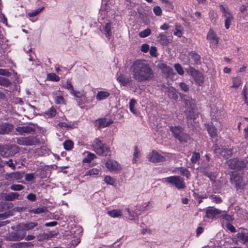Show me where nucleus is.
<instances>
[{
  "instance_id": "35",
  "label": "nucleus",
  "mask_w": 248,
  "mask_h": 248,
  "mask_svg": "<svg viewBox=\"0 0 248 248\" xmlns=\"http://www.w3.org/2000/svg\"><path fill=\"white\" fill-rule=\"evenodd\" d=\"M176 169L179 171L180 174L181 175L185 176L187 179L189 178L190 172L186 168L184 167H179Z\"/></svg>"
},
{
  "instance_id": "52",
  "label": "nucleus",
  "mask_w": 248,
  "mask_h": 248,
  "mask_svg": "<svg viewBox=\"0 0 248 248\" xmlns=\"http://www.w3.org/2000/svg\"><path fill=\"white\" fill-rule=\"evenodd\" d=\"M44 7L39 8L35 10L34 11L29 13L28 15L30 17H34L37 16L39 13H40L44 9Z\"/></svg>"
},
{
  "instance_id": "15",
  "label": "nucleus",
  "mask_w": 248,
  "mask_h": 248,
  "mask_svg": "<svg viewBox=\"0 0 248 248\" xmlns=\"http://www.w3.org/2000/svg\"><path fill=\"white\" fill-rule=\"evenodd\" d=\"M214 151L217 156L219 158H221L222 157H224V158H229L228 153L227 152V148L225 147H220L218 145H216L214 147Z\"/></svg>"
},
{
  "instance_id": "11",
  "label": "nucleus",
  "mask_w": 248,
  "mask_h": 248,
  "mask_svg": "<svg viewBox=\"0 0 248 248\" xmlns=\"http://www.w3.org/2000/svg\"><path fill=\"white\" fill-rule=\"evenodd\" d=\"M216 120H217L216 118H213L212 120V121H211V124H205V125L206 126V128L208 131V133L209 136L212 138L216 137L217 134V129L215 126H216L219 127L218 124L215 123V122H217Z\"/></svg>"
},
{
  "instance_id": "61",
  "label": "nucleus",
  "mask_w": 248,
  "mask_h": 248,
  "mask_svg": "<svg viewBox=\"0 0 248 248\" xmlns=\"http://www.w3.org/2000/svg\"><path fill=\"white\" fill-rule=\"evenodd\" d=\"M34 175L33 173H27L25 175V179L27 181H32L34 179Z\"/></svg>"
},
{
  "instance_id": "24",
  "label": "nucleus",
  "mask_w": 248,
  "mask_h": 248,
  "mask_svg": "<svg viewBox=\"0 0 248 248\" xmlns=\"http://www.w3.org/2000/svg\"><path fill=\"white\" fill-rule=\"evenodd\" d=\"M186 115L187 118L196 119L198 116V114L195 110V108H189L186 110Z\"/></svg>"
},
{
  "instance_id": "40",
  "label": "nucleus",
  "mask_w": 248,
  "mask_h": 248,
  "mask_svg": "<svg viewBox=\"0 0 248 248\" xmlns=\"http://www.w3.org/2000/svg\"><path fill=\"white\" fill-rule=\"evenodd\" d=\"M233 84L231 87L238 88L242 84V80L240 77H237L232 78Z\"/></svg>"
},
{
  "instance_id": "59",
  "label": "nucleus",
  "mask_w": 248,
  "mask_h": 248,
  "mask_svg": "<svg viewBox=\"0 0 248 248\" xmlns=\"http://www.w3.org/2000/svg\"><path fill=\"white\" fill-rule=\"evenodd\" d=\"M20 248H28L33 246L31 242H19Z\"/></svg>"
},
{
  "instance_id": "39",
  "label": "nucleus",
  "mask_w": 248,
  "mask_h": 248,
  "mask_svg": "<svg viewBox=\"0 0 248 248\" xmlns=\"http://www.w3.org/2000/svg\"><path fill=\"white\" fill-rule=\"evenodd\" d=\"M56 110L53 107L49 108L46 112V117L47 118H52L56 115Z\"/></svg>"
},
{
  "instance_id": "47",
  "label": "nucleus",
  "mask_w": 248,
  "mask_h": 248,
  "mask_svg": "<svg viewBox=\"0 0 248 248\" xmlns=\"http://www.w3.org/2000/svg\"><path fill=\"white\" fill-rule=\"evenodd\" d=\"M174 67L178 74L180 75H183L184 74V69L181 66V65L179 63H175L174 65Z\"/></svg>"
},
{
  "instance_id": "37",
  "label": "nucleus",
  "mask_w": 248,
  "mask_h": 248,
  "mask_svg": "<svg viewBox=\"0 0 248 248\" xmlns=\"http://www.w3.org/2000/svg\"><path fill=\"white\" fill-rule=\"evenodd\" d=\"M24 172L17 171L14 173H11L9 174L10 177L16 180H19L23 177Z\"/></svg>"
},
{
  "instance_id": "36",
  "label": "nucleus",
  "mask_w": 248,
  "mask_h": 248,
  "mask_svg": "<svg viewBox=\"0 0 248 248\" xmlns=\"http://www.w3.org/2000/svg\"><path fill=\"white\" fill-rule=\"evenodd\" d=\"M47 210L46 207L45 206L39 207L37 208L32 209L30 210V213L35 214H40L41 213H45Z\"/></svg>"
},
{
  "instance_id": "44",
  "label": "nucleus",
  "mask_w": 248,
  "mask_h": 248,
  "mask_svg": "<svg viewBox=\"0 0 248 248\" xmlns=\"http://www.w3.org/2000/svg\"><path fill=\"white\" fill-rule=\"evenodd\" d=\"M225 17L226 18L225 20V27L227 29H228L230 28L231 22L233 19V16H228Z\"/></svg>"
},
{
  "instance_id": "28",
  "label": "nucleus",
  "mask_w": 248,
  "mask_h": 248,
  "mask_svg": "<svg viewBox=\"0 0 248 248\" xmlns=\"http://www.w3.org/2000/svg\"><path fill=\"white\" fill-rule=\"evenodd\" d=\"M157 38L158 42L162 45H167L170 42L167 36L164 33H159Z\"/></svg>"
},
{
  "instance_id": "63",
  "label": "nucleus",
  "mask_w": 248,
  "mask_h": 248,
  "mask_svg": "<svg viewBox=\"0 0 248 248\" xmlns=\"http://www.w3.org/2000/svg\"><path fill=\"white\" fill-rule=\"evenodd\" d=\"M105 182L109 185H113L114 183V179L110 176H106L104 178Z\"/></svg>"
},
{
  "instance_id": "25",
  "label": "nucleus",
  "mask_w": 248,
  "mask_h": 248,
  "mask_svg": "<svg viewBox=\"0 0 248 248\" xmlns=\"http://www.w3.org/2000/svg\"><path fill=\"white\" fill-rule=\"evenodd\" d=\"M117 80L123 86L127 85L132 81L131 78L126 77L122 74H121L119 77H117Z\"/></svg>"
},
{
  "instance_id": "23",
  "label": "nucleus",
  "mask_w": 248,
  "mask_h": 248,
  "mask_svg": "<svg viewBox=\"0 0 248 248\" xmlns=\"http://www.w3.org/2000/svg\"><path fill=\"white\" fill-rule=\"evenodd\" d=\"M166 93L167 94L169 97L174 100H177L178 98V95L175 88L172 87H169L167 88Z\"/></svg>"
},
{
  "instance_id": "12",
  "label": "nucleus",
  "mask_w": 248,
  "mask_h": 248,
  "mask_svg": "<svg viewBox=\"0 0 248 248\" xmlns=\"http://www.w3.org/2000/svg\"><path fill=\"white\" fill-rule=\"evenodd\" d=\"M106 166L110 172H115L121 170V166L116 161L109 159L106 163Z\"/></svg>"
},
{
  "instance_id": "2",
  "label": "nucleus",
  "mask_w": 248,
  "mask_h": 248,
  "mask_svg": "<svg viewBox=\"0 0 248 248\" xmlns=\"http://www.w3.org/2000/svg\"><path fill=\"white\" fill-rule=\"evenodd\" d=\"M170 130L175 139L181 144L187 142L191 139L190 136L186 132L184 128L180 125L171 126Z\"/></svg>"
},
{
  "instance_id": "55",
  "label": "nucleus",
  "mask_w": 248,
  "mask_h": 248,
  "mask_svg": "<svg viewBox=\"0 0 248 248\" xmlns=\"http://www.w3.org/2000/svg\"><path fill=\"white\" fill-rule=\"evenodd\" d=\"M10 83L9 80L5 78L0 77V85L7 86Z\"/></svg>"
},
{
  "instance_id": "58",
  "label": "nucleus",
  "mask_w": 248,
  "mask_h": 248,
  "mask_svg": "<svg viewBox=\"0 0 248 248\" xmlns=\"http://www.w3.org/2000/svg\"><path fill=\"white\" fill-rule=\"evenodd\" d=\"M203 174L204 176L208 177L211 181L214 180L215 178L214 173L212 172H208L207 171L205 170L203 171Z\"/></svg>"
},
{
  "instance_id": "50",
  "label": "nucleus",
  "mask_w": 248,
  "mask_h": 248,
  "mask_svg": "<svg viewBox=\"0 0 248 248\" xmlns=\"http://www.w3.org/2000/svg\"><path fill=\"white\" fill-rule=\"evenodd\" d=\"M227 152L228 153V155L229 157L231 156H232L233 154H235L237 152L238 147L237 146H233L232 148H229V149L227 148Z\"/></svg>"
},
{
  "instance_id": "9",
  "label": "nucleus",
  "mask_w": 248,
  "mask_h": 248,
  "mask_svg": "<svg viewBox=\"0 0 248 248\" xmlns=\"http://www.w3.org/2000/svg\"><path fill=\"white\" fill-rule=\"evenodd\" d=\"M26 233L21 230L12 232L7 234L6 240L9 241H17L22 240L26 236Z\"/></svg>"
},
{
  "instance_id": "7",
  "label": "nucleus",
  "mask_w": 248,
  "mask_h": 248,
  "mask_svg": "<svg viewBox=\"0 0 248 248\" xmlns=\"http://www.w3.org/2000/svg\"><path fill=\"white\" fill-rule=\"evenodd\" d=\"M227 163L230 169L241 170L245 168L248 167V156L243 159L234 158L230 159Z\"/></svg>"
},
{
  "instance_id": "51",
  "label": "nucleus",
  "mask_w": 248,
  "mask_h": 248,
  "mask_svg": "<svg viewBox=\"0 0 248 248\" xmlns=\"http://www.w3.org/2000/svg\"><path fill=\"white\" fill-rule=\"evenodd\" d=\"M10 188L14 191H20L24 189V186L19 184H13L10 186Z\"/></svg>"
},
{
  "instance_id": "8",
  "label": "nucleus",
  "mask_w": 248,
  "mask_h": 248,
  "mask_svg": "<svg viewBox=\"0 0 248 248\" xmlns=\"http://www.w3.org/2000/svg\"><path fill=\"white\" fill-rule=\"evenodd\" d=\"M171 156L169 153H164V155L159 154L157 151L153 150L148 155V158L150 161L153 163L162 162L166 161Z\"/></svg>"
},
{
  "instance_id": "5",
  "label": "nucleus",
  "mask_w": 248,
  "mask_h": 248,
  "mask_svg": "<svg viewBox=\"0 0 248 248\" xmlns=\"http://www.w3.org/2000/svg\"><path fill=\"white\" fill-rule=\"evenodd\" d=\"M14 142L20 145L33 146L39 144L40 143V140L37 138V136L31 135L28 137L16 138L14 140Z\"/></svg>"
},
{
  "instance_id": "27",
  "label": "nucleus",
  "mask_w": 248,
  "mask_h": 248,
  "mask_svg": "<svg viewBox=\"0 0 248 248\" xmlns=\"http://www.w3.org/2000/svg\"><path fill=\"white\" fill-rule=\"evenodd\" d=\"M188 55L194 62L193 64H201V56L197 53H196L195 51H192L189 53Z\"/></svg>"
},
{
  "instance_id": "4",
  "label": "nucleus",
  "mask_w": 248,
  "mask_h": 248,
  "mask_svg": "<svg viewBox=\"0 0 248 248\" xmlns=\"http://www.w3.org/2000/svg\"><path fill=\"white\" fill-rule=\"evenodd\" d=\"M230 182L232 185H234L238 193L241 195L246 186L247 184L242 177L237 173H232L231 176Z\"/></svg>"
},
{
  "instance_id": "46",
  "label": "nucleus",
  "mask_w": 248,
  "mask_h": 248,
  "mask_svg": "<svg viewBox=\"0 0 248 248\" xmlns=\"http://www.w3.org/2000/svg\"><path fill=\"white\" fill-rule=\"evenodd\" d=\"M200 155L199 153L194 152L193 153L191 158V161L192 163H196L200 159Z\"/></svg>"
},
{
  "instance_id": "31",
  "label": "nucleus",
  "mask_w": 248,
  "mask_h": 248,
  "mask_svg": "<svg viewBox=\"0 0 248 248\" xmlns=\"http://www.w3.org/2000/svg\"><path fill=\"white\" fill-rule=\"evenodd\" d=\"M103 29L105 31V35L106 37L108 38V39H109L112 34L111 23L110 22L106 23Z\"/></svg>"
},
{
  "instance_id": "22",
  "label": "nucleus",
  "mask_w": 248,
  "mask_h": 248,
  "mask_svg": "<svg viewBox=\"0 0 248 248\" xmlns=\"http://www.w3.org/2000/svg\"><path fill=\"white\" fill-rule=\"evenodd\" d=\"M63 87L67 89L70 91V93L74 96L77 97H80V93L79 92H77L74 90V88L73 85L71 84V82L68 80L66 83L63 85Z\"/></svg>"
},
{
  "instance_id": "26",
  "label": "nucleus",
  "mask_w": 248,
  "mask_h": 248,
  "mask_svg": "<svg viewBox=\"0 0 248 248\" xmlns=\"http://www.w3.org/2000/svg\"><path fill=\"white\" fill-rule=\"evenodd\" d=\"M0 155L3 157L10 156L8 145H1L0 144Z\"/></svg>"
},
{
  "instance_id": "60",
  "label": "nucleus",
  "mask_w": 248,
  "mask_h": 248,
  "mask_svg": "<svg viewBox=\"0 0 248 248\" xmlns=\"http://www.w3.org/2000/svg\"><path fill=\"white\" fill-rule=\"evenodd\" d=\"M179 86L181 89L185 92H187L189 91L188 85L185 82H181L179 83Z\"/></svg>"
},
{
  "instance_id": "64",
  "label": "nucleus",
  "mask_w": 248,
  "mask_h": 248,
  "mask_svg": "<svg viewBox=\"0 0 248 248\" xmlns=\"http://www.w3.org/2000/svg\"><path fill=\"white\" fill-rule=\"evenodd\" d=\"M150 54L152 56L156 57L157 56V49L156 47L152 46L150 49Z\"/></svg>"
},
{
  "instance_id": "3",
  "label": "nucleus",
  "mask_w": 248,
  "mask_h": 248,
  "mask_svg": "<svg viewBox=\"0 0 248 248\" xmlns=\"http://www.w3.org/2000/svg\"><path fill=\"white\" fill-rule=\"evenodd\" d=\"M92 147L93 151L99 155L107 156L110 155V149L103 143L99 138H96L93 141Z\"/></svg>"
},
{
  "instance_id": "45",
  "label": "nucleus",
  "mask_w": 248,
  "mask_h": 248,
  "mask_svg": "<svg viewBox=\"0 0 248 248\" xmlns=\"http://www.w3.org/2000/svg\"><path fill=\"white\" fill-rule=\"evenodd\" d=\"M99 172V170L96 168H93L87 171L85 175H95L98 174Z\"/></svg>"
},
{
  "instance_id": "21",
  "label": "nucleus",
  "mask_w": 248,
  "mask_h": 248,
  "mask_svg": "<svg viewBox=\"0 0 248 248\" xmlns=\"http://www.w3.org/2000/svg\"><path fill=\"white\" fill-rule=\"evenodd\" d=\"M181 98L183 99V101L185 105V107L186 108H193L196 107L194 101L192 99L191 97L186 95H181Z\"/></svg>"
},
{
  "instance_id": "10",
  "label": "nucleus",
  "mask_w": 248,
  "mask_h": 248,
  "mask_svg": "<svg viewBox=\"0 0 248 248\" xmlns=\"http://www.w3.org/2000/svg\"><path fill=\"white\" fill-rule=\"evenodd\" d=\"M14 125L7 122H1L0 124V135H10L13 131Z\"/></svg>"
},
{
  "instance_id": "48",
  "label": "nucleus",
  "mask_w": 248,
  "mask_h": 248,
  "mask_svg": "<svg viewBox=\"0 0 248 248\" xmlns=\"http://www.w3.org/2000/svg\"><path fill=\"white\" fill-rule=\"evenodd\" d=\"M63 146L66 150H70L73 147V143L70 140H66L63 143Z\"/></svg>"
},
{
  "instance_id": "13",
  "label": "nucleus",
  "mask_w": 248,
  "mask_h": 248,
  "mask_svg": "<svg viewBox=\"0 0 248 248\" xmlns=\"http://www.w3.org/2000/svg\"><path fill=\"white\" fill-rule=\"evenodd\" d=\"M162 71L166 74L167 78L174 80L177 78V74L174 72L173 69L170 66L162 64Z\"/></svg>"
},
{
  "instance_id": "16",
  "label": "nucleus",
  "mask_w": 248,
  "mask_h": 248,
  "mask_svg": "<svg viewBox=\"0 0 248 248\" xmlns=\"http://www.w3.org/2000/svg\"><path fill=\"white\" fill-rule=\"evenodd\" d=\"M113 123L112 120L107 121V118L98 119L94 122V125L98 129L109 126Z\"/></svg>"
},
{
  "instance_id": "20",
  "label": "nucleus",
  "mask_w": 248,
  "mask_h": 248,
  "mask_svg": "<svg viewBox=\"0 0 248 248\" xmlns=\"http://www.w3.org/2000/svg\"><path fill=\"white\" fill-rule=\"evenodd\" d=\"M16 129L20 135H23L25 133L31 134L34 133L35 131V128L30 126H18Z\"/></svg>"
},
{
  "instance_id": "56",
  "label": "nucleus",
  "mask_w": 248,
  "mask_h": 248,
  "mask_svg": "<svg viewBox=\"0 0 248 248\" xmlns=\"http://www.w3.org/2000/svg\"><path fill=\"white\" fill-rule=\"evenodd\" d=\"M3 164L4 166L5 165H7L9 167L12 168L13 170H15L16 168V164L13 163V161L12 159H10L8 161H5L3 162Z\"/></svg>"
},
{
  "instance_id": "43",
  "label": "nucleus",
  "mask_w": 248,
  "mask_h": 248,
  "mask_svg": "<svg viewBox=\"0 0 248 248\" xmlns=\"http://www.w3.org/2000/svg\"><path fill=\"white\" fill-rule=\"evenodd\" d=\"M151 33V30L149 28H147L144 31H140L139 33V35L141 38H145L149 36Z\"/></svg>"
},
{
  "instance_id": "33",
  "label": "nucleus",
  "mask_w": 248,
  "mask_h": 248,
  "mask_svg": "<svg viewBox=\"0 0 248 248\" xmlns=\"http://www.w3.org/2000/svg\"><path fill=\"white\" fill-rule=\"evenodd\" d=\"M19 194L17 192H10L5 196V199L7 201H13L17 199Z\"/></svg>"
},
{
  "instance_id": "57",
  "label": "nucleus",
  "mask_w": 248,
  "mask_h": 248,
  "mask_svg": "<svg viewBox=\"0 0 248 248\" xmlns=\"http://www.w3.org/2000/svg\"><path fill=\"white\" fill-rule=\"evenodd\" d=\"M55 102L57 104H63L64 100L62 95H58L55 97Z\"/></svg>"
},
{
  "instance_id": "62",
  "label": "nucleus",
  "mask_w": 248,
  "mask_h": 248,
  "mask_svg": "<svg viewBox=\"0 0 248 248\" xmlns=\"http://www.w3.org/2000/svg\"><path fill=\"white\" fill-rule=\"evenodd\" d=\"M153 11L156 16H159L162 15V10L159 6H155L153 8Z\"/></svg>"
},
{
  "instance_id": "29",
  "label": "nucleus",
  "mask_w": 248,
  "mask_h": 248,
  "mask_svg": "<svg viewBox=\"0 0 248 248\" xmlns=\"http://www.w3.org/2000/svg\"><path fill=\"white\" fill-rule=\"evenodd\" d=\"M236 237L237 241L243 244L248 242V233L239 232Z\"/></svg>"
},
{
  "instance_id": "14",
  "label": "nucleus",
  "mask_w": 248,
  "mask_h": 248,
  "mask_svg": "<svg viewBox=\"0 0 248 248\" xmlns=\"http://www.w3.org/2000/svg\"><path fill=\"white\" fill-rule=\"evenodd\" d=\"M207 39L213 46H217L218 43V38L212 29L209 30L207 34Z\"/></svg>"
},
{
  "instance_id": "19",
  "label": "nucleus",
  "mask_w": 248,
  "mask_h": 248,
  "mask_svg": "<svg viewBox=\"0 0 248 248\" xmlns=\"http://www.w3.org/2000/svg\"><path fill=\"white\" fill-rule=\"evenodd\" d=\"M38 224L37 222H29L20 223L19 225V229L23 231L33 230L35 227H38Z\"/></svg>"
},
{
  "instance_id": "17",
  "label": "nucleus",
  "mask_w": 248,
  "mask_h": 248,
  "mask_svg": "<svg viewBox=\"0 0 248 248\" xmlns=\"http://www.w3.org/2000/svg\"><path fill=\"white\" fill-rule=\"evenodd\" d=\"M221 214V211L214 208H209L206 210V217L209 218H218Z\"/></svg>"
},
{
  "instance_id": "34",
  "label": "nucleus",
  "mask_w": 248,
  "mask_h": 248,
  "mask_svg": "<svg viewBox=\"0 0 248 248\" xmlns=\"http://www.w3.org/2000/svg\"><path fill=\"white\" fill-rule=\"evenodd\" d=\"M108 214L112 217H118L122 216L121 210L114 209L108 212Z\"/></svg>"
},
{
  "instance_id": "49",
  "label": "nucleus",
  "mask_w": 248,
  "mask_h": 248,
  "mask_svg": "<svg viewBox=\"0 0 248 248\" xmlns=\"http://www.w3.org/2000/svg\"><path fill=\"white\" fill-rule=\"evenodd\" d=\"M96 157V155L93 153H89L86 157L83 159V162L89 163Z\"/></svg>"
},
{
  "instance_id": "30",
  "label": "nucleus",
  "mask_w": 248,
  "mask_h": 248,
  "mask_svg": "<svg viewBox=\"0 0 248 248\" xmlns=\"http://www.w3.org/2000/svg\"><path fill=\"white\" fill-rule=\"evenodd\" d=\"M8 147L9 149V153L10 154V156L14 155L16 154L19 152L20 150V147L16 144H10L8 145Z\"/></svg>"
},
{
  "instance_id": "42",
  "label": "nucleus",
  "mask_w": 248,
  "mask_h": 248,
  "mask_svg": "<svg viewBox=\"0 0 248 248\" xmlns=\"http://www.w3.org/2000/svg\"><path fill=\"white\" fill-rule=\"evenodd\" d=\"M137 103L135 99H131L129 102V109L130 111L133 114H137V110L135 109V106Z\"/></svg>"
},
{
  "instance_id": "38",
  "label": "nucleus",
  "mask_w": 248,
  "mask_h": 248,
  "mask_svg": "<svg viewBox=\"0 0 248 248\" xmlns=\"http://www.w3.org/2000/svg\"><path fill=\"white\" fill-rule=\"evenodd\" d=\"M129 217L128 219L130 220H133L135 219L136 217H138L140 214L137 213L135 211H131L129 208H126Z\"/></svg>"
},
{
  "instance_id": "18",
  "label": "nucleus",
  "mask_w": 248,
  "mask_h": 248,
  "mask_svg": "<svg viewBox=\"0 0 248 248\" xmlns=\"http://www.w3.org/2000/svg\"><path fill=\"white\" fill-rule=\"evenodd\" d=\"M191 75L196 83L199 85L202 84L203 82V77L202 73L199 72L192 68L191 71Z\"/></svg>"
},
{
  "instance_id": "53",
  "label": "nucleus",
  "mask_w": 248,
  "mask_h": 248,
  "mask_svg": "<svg viewBox=\"0 0 248 248\" xmlns=\"http://www.w3.org/2000/svg\"><path fill=\"white\" fill-rule=\"evenodd\" d=\"M59 126L60 127H64L66 128H73V124L71 122L67 123L65 122H59L58 124Z\"/></svg>"
},
{
  "instance_id": "1",
  "label": "nucleus",
  "mask_w": 248,
  "mask_h": 248,
  "mask_svg": "<svg viewBox=\"0 0 248 248\" xmlns=\"http://www.w3.org/2000/svg\"><path fill=\"white\" fill-rule=\"evenodd\" d=\"M132 78L138 82L148 81L154 77L153 69L144 60H137L130 67Z\"/></svg>"
},
{
  "instance_id": "41",
  "label": "nucleus",
  "mask_w": 248,
  "mask_h": 248,
  "mask_svg": "<svg viewBox=\"0 0 248 248\" xmlns=\"http://www.w3.org/2000/svg\"><path fill=\"white\" fill-rule=\"evenodd\" d=\"M219 7L220 11L223 13V16L224 17L228 16H232L227 7H224L222 5H220Z\"/></svg>"
},
{
  "instance_id": "6",
  "label": "nucleus",
  "mask_w": 248,
  "mask_h": 248,
  "mask_svg": "<svg viewBox=\"0 0 248 248\" xmlns=\"http://www.w3.org/2000/svg\"><path fill=\"white\" fill-rule=\"evenodd\" d=\"M162 182L174 186L178 189H184L186 187V184L183 178L178 175L164 178L162 179Z\"/></svg>"
},
{
  "instance_id": "54",
  "label": "nucleus",
  "mask_w": 248,
  "mask_h": 248,
  "mask_svg": "<svg viewBox=\"0 0 248 248\" xmlns=\"http://www.w3.org/2000/svg\"><path fill=\"white\" fill-rule=\"evenodd\" d=\"M47 78L51 81H58L60 80V78L54 73L48 74Z\"/></svg>"
},
{
  "instance_id": "32",
  "label": "nucleus",
  "mask_w": 248,
  "mask_h": 248,
  "mask_svg": "<svg viewBox=\"0 0 248 248\" xmlns=\"http://www.w3.org/2000/svg\"><path fill=\"white\" fill-rule=\"evenodd\" d=\"M109 95V93L106 91H99L96 95V98L98 101L105 99Z\"/></svg>"
}]
</instances>
